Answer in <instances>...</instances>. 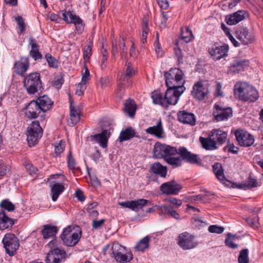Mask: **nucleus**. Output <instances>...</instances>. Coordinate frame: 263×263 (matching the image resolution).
Masks as SVG:
<instances>
[{
	"label": "nucleus",
	"mask_w": 263,
	"mask_h": 263,
	"mask_svg": "<svg viewBox=\"0 0 263 263\" xmlns=\"http://www.w3.org/2000/svg\"><path fill=\"white\" fill-rule=\"evenodd\" d=\"M227 133L219 129H213L206 138L200 137L199 141L206 150H214L222 145L227 139Z\"/></svg>",
	"instance_id": "nucleus-1"
},
{
	"label": "nucleus",
	"mask_w": 263,
	"mask_h": 263,
	"mask_svg": "<svg viewBox=\"0 0 263 263\" xmlns=\"http://www.w3.org/2000/svg\"><path fill=\"white\" fill-rule=\"evenodd\" d=\"M234 95L239 100L255 102L258 98L256 89L246 82H238L234 86Z\"/></svg>",
	"instance_id": "nucleus-2"
},
{
	"label": "nucleus",
	"mask_w": 263,
	"mask_h": 263,
	"mask_svg": "<svg viewBox=\"0 0 263 263\" xmlns=\"http://www.w3.org/2000/svg\"><path fill=\"white\" fill-rule=\"evenodd\" d=\"M165 79V83L167 87L174 89H181L185 90L184 86L185 80L184 74L182 70L178 68H172L169 71L165 72L164 75Z\"/></svg>",
	"instance_id": "nucleus-3"
},
{
	"label": "nucleus",
	"mask_w": 263,
	"mask_h": 263,
	"mask_svg": "<svg viewBox=\"0 0 263 263\" xmlns=\"http://www.w3.org/2000/svg\"><path fill=\"white\" fill-rule=\"evenodd\" d=\"M23 77L24 87L28 94L34 95L43 89L39 73L36 72L30 73Z\"/></svg>",
	"instance_id": "nucleus-4"
},
{
	"label": "nucleus",
	"mask_w": 263,
	"mask_h": 263,
	"mask_svg": "<svg viewBox=\"0 0 263 263\" xmlns=\"http://www.w3.org/2000/svg\"><path fill=\"white\" fill-rule=\"evenodd\" d=\"M43 129L39 122L33 121L27 128V140L29 146H33L42 137Z\"/></svg>",
	"instance_id": "nucleus-5"
},
{
	"label": "nucleus",
	"mask_w": 263,
	"mask_h": 263,
	"mask_svg": "<svg viewBox=\"0 0 263 263\" xmlns=\"http://www.w3.org/2000/svg\"><path fill=\"white\" fill-rule=\"evenodd\" d=\"M110 250L116 261L120 263L129 262L133 259V254L131 253L126 254L125 248L118 242L112 245Z\"/></svg>",
	"instance_id": "nucleus-6"
},
{
	"label": "nucleus",
	"mask_w": 263,
	"mask_h": 263,
	"mask_svg": "<svg viewBox=\"0 0 263 263\" xmlns=\"http://www.w3.org/2000/svg\"><path fill=\"white\" fill-rule=\"evenodd\" d=\"M2 242L6 253L10 256L14 255L20 246L18 239L12 233L6 234L3 239Z\"/></svg>",
	"instance_id": "nucleus-7"
},
{
	"label": "nucleus",
	"mask_w": 263,
	"mask_h": 263,
	"mask_svg": "<svg viewBox=\"0 0 263 263\" xmlns=\"http://www.w3.org/2000/svg\"><path fill=\"white\" fill-rule=\"evenodd\" d=\"M73 228L71 226H68L66 228L61 235V238L63 243L68 247H73L76 246L81 236V233L72 232Z\"/></svg>",
	"instance_id": "nucleus-8"
},
{
	"label": "nucleus",
	"mask_w": 263,
	"mask_h": 263,
	"mask_svg": "<svg viewBox=\"0 0 263 263\" xmlns=\"http://www.w3.org/2000/svg\"><path fill=\"white\" fill-rule=\"evenodd\" d=\"M178 149L174 147L168 145L161 144L156 142L154 145L153 153L157 158H163L165 159L169 155H175L177 154Z\"/></svg>",
	"instance_id": "nucleus-9"
},
{
	"label": "nucleus",
	"mask_w": 263,
	"mask_h": 263,
	"mask_svg": "<svg viewBox=\"0 0 263 263\" xmlns=\"http://www.w3.org/2000/svg\"><path fill=\"white\" fill-rule=\"evenodd\" d=\"M26 116L30 119H35L40 117L41 121L45 119V114L42 108L35 100L31 101L25 108Z\"/></svg>",
	"instance_id": "nucleus-10"
},
{
	"label": "nucleus",
	"mask_w": 263,
	"mask_h": 263,
	"mask_svg": "<svg viewBox=\"0 0 263 263\" xmlns=\"http://www.w3.org/2000/svg\"><path fill=\"white\" fill-rule=\"evenodd\" d=\"M177 243L183 250H190L195 248L198 242L195 241V237L187 232L182 233L177 238Z\"/></svg>",
	"instance_id": "nucleus-11"
},
{
	"label": "nucleus",
	"mask_w": 263,
	"mask_h": 263,
	"mask_svg": "<svg viewBox=\"0 0 263 263\" xmlns=\"http://www.w3.org/2000/svg\"><path fill=\"white\" fill-rule=\"evenodd\" d=\"M185 90L181 89H174V88L167 87L164 96V108H167L170 105H175L179 100L180 96Z\"/></svg>",
	"instance_id": "nucleus-12"
},
{
	"label": "nucleus",
	"mask_w": 263,
	"mask_h": 263,
	"mask_svg": "<svg viewBox=\"0 0 263 263\" xmlns=\"http://www.w3.org/2000/svg\"><path fill=\"white\" fill-rule=\"evenodd\" d=\"M232 109L231 107H224L219 104H215L213 115L217 122L227 120L232 116Z\"/></svg>",
	"instance_id": "nucleus-13"
},
{
	"label": "nucleus",
	"mask_w": 263,
	"mask_h": 263,
	"mask_svg": "<svg viewBox=\"0 0 263 263\" xmlns=\"http://www.w3.org/2000/svg\"><path fill=\"white\" fill-rule=\"evenodd\" d=\"M136 71L132 67V64L130 63H126L125 64V73H122L121 75L118 74V80L119 81L120 84L119 86L121 85V88H122L123 85L127 86H130L132 85V78L135 74Z\"/></svg>",
	"instance_id": "nucleus-14"
},
{
	"label": "nucleus",
	"mask_w": 263,
	"mask_h": 263,
	"mask_svg": "<svg viewBox=\"0 0 263 263\" xmlns=\"http://www.w3.org/2000/svg\"><path fill=\"white\" fill-rule=\"evenodd\" d=\"M177 154H179L182 160H185L192 164H201V159L198 155L189 152L185 147H180L178 149Z\"/></svg>",
	"instance_id": "nucleus-15"
},
{
	"label": "nucleus",
	"mask_w": 263,
	"mask_h": 263,
	"mask_svg": "<svg viewBox=\"0 0 263 263\" xmlns=\"http://www.w3.org/2000/svg\"><path fill=\"white\" fill-rule=\"evenodd\" d=\"M191 93L195 99L203 100L209 93L207 83L202 81L197 82L194 85Z\"/></svg>",
	"instance_id": "nucleus-16"
},
{
	"label": "nucleus",
	"mask_w": 263,
	"mask_h": 263,
	"mask_svg": "<svg viewBox=\"0 0 263 263\" xmlns=\"http://www.w3.org/2000/svg\"><path fill=\"white\" fill-rule=\"evenodd\" d=\"M182 188L181 184L175 180L162 183L160 186V190L163 194L177 195Z\"/></svg>",
	"instance_id": "nucleus-17"
},
{
	"label": "nucleus",
	"mask_w": 263,
	"mask_h": 263,
	"mask_svg": "<svg viewBox=\"0 0 263 263\" xmlns=\"http://www.w3.org/2000/svg\"><path fill=\"white\" fill-rule=\"evenodd\" d=\"M229 51V46L228 45L224 44L221 46H217L216 44L213 45L209 48L208 52L215 60H219L228 56Z\"/></svg>",
	"instance_id": "nucleus-18"
},
{
	"label": "nucleus",
	"mask_w": 263,
	"mask_h": 263,
	"mask_svg": "<svg viewBox=\"0 0 263 263\" xmlns=\"http://www.w3.org/2000/svg\"><path fill=\"white\" fill-rule=\"evenodd\" d=\"M236 139L241 146L249 147L252 145L254 139L249 133L243 130H237L235 132Z\"/></svg>",
	"instance_id": "nucleus-19"
},
{
	"label": "nucleus",
	"mask_w": 263,
	"mask_h": 263,
	"mask_svg": "<svg viewBox=\"0 0 263 263\" xmlns=\"http://www.w3.org/2000/svg\"><path fill=\"white\" fill-rule=\"evenodd\" d=\"M66 257V252L59 248L51 249L47 254L45 261L46 263H60Z\"/></svg>",
	"instance_id": "nucleus-20"
},
{
	"label": "nucleus",
	"mask_w": 263,
	"mask_h": 263,
	"mask_svg": "<svg viewBox=\"0 0 263 263\" xmlns=\"http://www.w3.org/2000/svg\"><path fill=\"white\" fill-rule=\"evenodd\" d=\"M237 39L243 45H248L254 42L255 40L254 33L246 27H241L236 31Z\"/></svg>",
	"instance_id": "nucleus-21"
},
{
	"label": "nucleus",
	"mask_w": 263,
	"mask_h": 263,
	"mask_svg": "<svg viewBox=\"0 0 263 263\" xmlns=\"http://www.w3.org/2000/svg\"><path fill=\"white\" fill-rule=\"evenodd\" d=\"M70 118L68 120V125L72 127L80 121V115L83 109V106L81 104L76 105L71 101H70Z\"/></svg>",
	"instance_id": "nucleus-22"
},
{
	"label": "nucleus",
	"mask_w": 263,
	"mask_h": 263,
	"mask_svg": "<svg viewBox=\"0 0 263 263\" xmlns=\"http://www.w3.org/2000/svg\"><path fill=\"white\" fill-rule=\"evenodd\" d=\"M30 66L28 57H21L20 60L15 62L13 69L14 72L21 77H24Z\"/></svg>",
	"instance_id": "nucleus-23"
},
{
	"label": "nucleus",
	"mask_w": 263,
	"mask_h": 263,
	"mask_svg": "<svg viewBox=\"0 0 263 263\" xmlns=\"http://www.w3.org/2000/svg\"><path fill=\"white\" fill-rule=\"evenodd\" d=\"M119 49L121 58L122 59L125 58L127 56V48L125 47L123 39H121L118 41H112L111 53L114 58H116L117 57Z\"/></svg>",
	"instance_id": "nucleus-24"
},
{
	"label": "nucleus",
	"mask_w": 263,
	"mask_h": 263,
	"mask_svg": "<svg viewBox=\"0 0 263 263\" xmlns=\"http://www.w3.org/2000/svg\"><path fill=\"white\" fill-rule=\"evenodd\" d=\"M149 201L144 199H140L137 200H132L120 202L119 204L123 207L130 209L133 211H137L146 205Z\"/></svg>",
	"instance_id": "nucleus-25"
},
{
	"label": "nucleus",
	"mask_w": 263,
	"mask_h": 263,
	"mask_svg": "<svg viewBox=\"0 0 263 263\" xmlns=\"http://www.w3.org/2000/svg\"><path fill=\"white\" fill-rule=\"evenodd\" d=\"M110 135V132L104 129L100 134L91 135L90 138L92 141L99 143L100 146L104 148L107 147L108 139Z\"/></svg>",
	"instance_id": "nucleus-26"
},
{
	"label": "nucleus",
	"mask_w": 263,
	"mask_h": 263,
	"mask_svg": "<svg viewBox=\"0 0 263 263\" xmlns=\"http://www.w3.org/2000/svg\"><path fill=\"white\" fill-rule=\"evenodd\" d=\"M177 118L179 122L184 124L194 126L196 124L195 115L185 110L179 111L177 114Z\"/></svg>",
	"instance_id": "nucleus-27"
},
{
	"label": "nucleus",
	"mask_w": 263,
	"mask_h": 263,
	"mask_svg": "<svg viewBox=\"0 0 263 263\" xmlns=\"http://www.w3.org/2000/svg\"><path fill=\"white\" fill-rule=\"evenodd\" d=\"M249 66V61L245 59H236L230 67V71L233 73H238L243 71Z\"/></svg>",
	"instance_id": "nucleus-28"
},
{
	"label": "nucleus",
	"mask_w": 263,
	"mask_h": 263,
	"mask_svg": "<svg viewBox=\"0 0 263 263\" xmlns=\"http://www.w3.org/2000/svg\"><path fill=\"white\" fill-rule=\"evenodd\" d=\"M145 132L146 133L153 135L157 138H163L164 132L161 120L157 122L156 125L149 127L145 130Z\"/></svg>",
	"instance_id": "nucleus-29"
},
{
	"label": "nucleus",
	"mask_w": 263,
	"mask_h": 263,
	"mask_svg": "<svg viewBox=\"0 0 263 263\" xmlns=\"http://www.w3.org/2000/svg\"><path fill=\"white\" fill-rule=\"evenodd\" d=\"M245 11L238 10L226 18L227 23L229 25H234L243 20L245 18Z\"/></svg>",
	"instance_id": "nucleus-30"
},
{
	"label": "nucleus",
	"mask_w": 263,
	"mask_h": 263,
	"mask_svg": "<svg viewBox=\"0 0 263 263\" xmlns=\"http://www.w3.org/2000/svg\"><path fill=\"white\" fill-rule=\"evenodd\" d=\"M14 224L13 219L9 218L4 210L0 212V229L5 230L11 228Z\"/></svg>",
	"instance_id": "nucleus-31"
},
{
	"label": "nucleus",
	"mask_w": 263,
	"mask_h": 263,
	"mask_svg": "<svg viewBox=\"0 0 263 263\" xmlns=\"http://www.w3.org/2000/svg\"><path fill=\"white\" fill-rule=\"evenodd\" d=\"M36 102H37L40 106L42 108V110L45 114L48 110L51 109L53 102L51 99L46 95L40 97L36 100H35Z\"/></svg>",
	"instance_id": "nucleus-32"
},
{
	"label": "nucleus",
	"mask_w": 263,
	"mask_h": 263,
	"mask_svg": "<svg viewBox=\"0 0 263 263\" xmlns=\"http://www.w3.org/2000/svg\"><path fill=\"white\" fill-rule=\"evenodd\" d=\"M151 171L161 177H165L167 175V168L166 166H163L159 162L153 163L150 167Z\"/></svg>",
	"instance_id": "nucleus-33"
},
{
	"label": "nucleus",
	"mask_w": 263,
	"mask_h": 263,
	"mask_svg": "<svg viewBox=\"0 0 263 263\" xmlns=\"http://www.w3.org/2000/svg\"><path fill=\"white\" fill-rule=\"evenodd\" d=\"M29 45L31 47V50L30 51V55L35 61L42 59V55L39 51L38 45H37L36 41L34 39H30Z\"/></svg>",
	"instance_id": "nucleus-34"
},
{
	"label": "nucleus",
	"mask_w": 263,
	"mask_h": 263,
	"mask_svg": "<svg viewBox=\"0 0 263 263\" xmlns=\"http://www.w3.org/2000/svg\"><path fill=\"white\" fill-rule=\"evenodd\" d=\"M58 230L56 226L47 224L44 226L41 233L44 239H48L54 236L57 233Z\"/></svg>",
	"instance_id": "nucleus-35"
},
{
	"label": "nucleus",
	"mask_w": 263,
	"mask_h": 263,
	"mask_svg": "<svg viewBox=\"0 0 263 263\" xmlns=\"http://www.w3.org/2000/svg\"><path fill=\"white\" fill-rule=\"evenodd\" d=\"M135 134L136 132L135 129L132 127H128L121 131L119 137V141L120 142H123L130 140L135 137Z\"/></svg>",
	"instance_id": "nucleus-36"
},
{
	"label": "nucleus",
	"mask_w": 263,
	"mask_h": 263,
	"mask_svg": "<svg viewBox=\"0 0 263 263\" xmlns=\"http://www.w3.org/2000/svg\"><path fill=\"white\" fill-rule=\"evenodd\" d=\"M62 12L63 19L67 23H73L75 25L82 20L79 16L73 14L70 11L66 12V10H63Z\"/></svg>",
	"instance_id": "nucleus-37"
},
{
	"label": "nucleus",
	"mask_w": 263,
	"mask_h": 263,
	"mask_svg": "<svg viewBox=\"0 0 263 263\" xmlns=\"http://www.w3.org/2000/svg\"><path fill=\"white\" fill-rule=\"evenodd\" d=\"M52 200H57L59 195L64 191L65 187L62 184L57 183L51 186Z\"/></svg>",
	"instance_id": "nucleus-38"
},
{
	"label": "nucleus",
	"mask_w": 263,
	"mask_h": 263,
	"mask_svg": "<svg viewBox=\"0 0 263 263\" xmlns=\"http://www.w3.org/2000/svg\"><path fill=\"white\" fill-rule=\"evenodd\" d=\"M213 170L217 178L222 183H224L227 180L223 174L222 165L220 163H215L213 165Z\"/></svg>",
	"instance_id": "nucleus-39"
},
{
	"label": "nucleus",
	"mask_w": 263,
	"mask_h": 263,
	"mask_svg": "<svg viewBox=\"0 0 263 263\" xmlns=\"http://www.w3.org/2000/svg\"><path fill=\"white\" fill-rule=\"evenodd\" d=\"M136 110V106L133 100L128 99L124 103V112L130 117H134Z\"/></svg>",
	"instance_id": "nucleus-40"
},
{
	"label": "nucleus",
	"mask_w": 263,
	"mask_h": 263,
	"mask_svg": "<svg viewBox=\"0 0 263 263\" xmlns=\"http://www.w3.org/2000/svg\"><path fill=\"white\" fill-rule=\"evenodd\" d=\"M258 185L256 179L251 177H249L248 181H243L241 183L236 184V187L238 189H250L257 187Z\"/></svg>",
	"instance_id": "nucleus-41"
},
{
	"label": "nucleus",
	"mask_w": 263,
	"mask_h": 263,
	"mask_svg": "<svg viewBox=\"0 0 263 263\" xmlns=\"http://www.w3.org/2000/svg\"><path fill=\"white\" fill-rule=\"evenodd\" d=\"M148 17L147 16L144 15L142 18L141 23V27L142 30L141 42L144 44L146 42L147 34L149 29L148 27Z\"/></svg>",
	"instance_id": "nucleus-42"
},
{
	"label": "nucleus",
	"mask_w": 263,
	"mask_h": 263,
	"mask_svg": "<svg viewBox=\"0 0 263 263\" xmlns=\"http://www.w3.org/2000/svg\"><path fill=\"white\" fill-rule=\"evenodd\" d=\"M151 98L154 104L160 105L163 107H164V106H166L164 104V97H163L159 91L155 90L152 92Z\"/></svg>",
	"instance_id": "nucleus-43"
},
{
	"label": "nucleus",
	"mask_w": 263,
	"mask_h": 263,
	"mask_svg": "<svg viewBox=\"0 0 263 263\" xmlns=\"http://www.w3.org/2000/svg\"><path fill=\"white\" fill-rule=\"evenodd\" d=\"M173 155H169L167 157H166L165 160L173 168H176L180 166L182 163V159L180 157H173Z\"/></svg>",
	"instance_id": "nucleus-44"
},
{
	"label": "nucleus",
	"mask_w": 263,
	"mask_h": 263,
	"mask_svg": "<svg viewBox=\"0 0 263 263\" xmlns=\"http://www.w3.org/2000/svg\"><path fill=\"white\" fill-rule=\"evenodd\" d=\"M150 238L148 236H146L141 239L135 247V249L138 251H144L149 247Z\"/></svg>",
	"instance_id": "nucleus-45"
},
{
	"label": "nucleus",
	"mask_w": 263,
	"mask_h": 263,
	"mask_svg": "<svg viewBox=\"0 0 263 263\" xmlns=\"http://www.w3.org/2000/svg\"><path fill=\"white\" fill-rule=\"evenodd\" d=\"M193 38L194 36L192 31L189 29V28L186 27L184 31H182L181 39L179 41L180 42L182 41L184 42L187 43L192 41Z\"/></svg>",
	"instance_id": "nucleus-46"
},
{
	"label": "nucleus",
	"mask_w": 263,
	"mask_h": 263,
	"mask_svg": "<svg viewBox=\"0 0 263 263\" xmlns=\"http://www.w3.org/2000/svg\"><path fill=\"white\" fill-rule=\"evenodd\" d=\"M0 207L2 210H7L8 212H12L15 210V206L9 199H4L0 203Z\"/></svg>",
	"instance_id": "nucleus-47"
},
{
	"label": "nucleus",
	"mask_w": 263,
	"mask_h": 263,
	"mask_svg": "<svg viewBox=\"0 0 263 263\" xmlns=\"http://www.w3.org/2000/svg\"><path fill=\"white\" fill-rule=\"evenodd\" d=\"M235 238H237V237L235 235H233L230 233H228L227 237L224 241L226 246L232 249H236L238 245L233 242Z\"/></svg>",
	"instance_id": "nucleus-48"
},
{
	"label": "nucleus",
	"mask_w": 263,
	"mask_h": 263,
	"mask_svg": "<svg viewBox=\"0 0 263 263\" xmlns=\"http://www.w3.org/2000/svg\"><path fill=\"white\" fill-rule=\"evenodd\" d=\"M179 44V41H177L176 43V47H175L174 49L175 56L177 59V64L178 65L182 64L183 62V55L181 49L178 47Z\"/></svg>",
	"instance_id": "nucleus-49"
},
{
	"label": "nucleus",
	"mask_w": 263,
	"mask_h": 263,
	"mask_svg": "<svg viewBox=\"0 0 263 263\" xmlns=\"http://www.w3.org/2000/svg\"><path fill=\"white\" fill-rule=\"evenodd\" d=\"M249 251L248 249L242 250L238 257V263H249Z\"/></svg>",
	"instance_id": "nucleus-50"
},
{
	"label": "nucleus",
	"mask_w": 263,
	"mask_h": 263,
	"mask_svg": "<svg viewBox=\"0 0 263 263\" xmlns=\"http://www.w3.org/2000/svg\"><path fill=\"white\" fill-rule=\"evenodd\" d=\"M45 58L50 67L52 68H57L58 67V61L52 57L51 54H46Z\"/></svg>",
	"instance_id": "nucleus-51"
},
{
	"label": "nucleus",
	"mask_w": 263,
	"mask_h": 263,
	"mask_svg": "<svg viewBox=\"0 0 263 263\" xmlns=\"http://www.w3.org/2000/svg\"><path fill=\"white\" fill-rule=\"evenodd\" d=\"M208 230L212 233L221 234L224 231V228L217 225H211L209 227Z\"/></svg>",
	"instance_id": "nucleus-52"
},
{
	"label": "nucleus",
	"mask_w": 263,
	"mask_h": 263,
	"mask_svg": "<svg viewBox=\"0 0 263 263\" xmlns=\"http://www.w3.org/2000/svg\"><path fill=\"white\" fill-rule=\"evenodd\" d=\"M92 52V46L91 45H88L85 46L83 50V58L85 61H87L90 58V57L91 55Z\"/></svg>",
	"instance_id": "nucleus-53"
},
{
	"label": "nucleus",
	"mask_w": 263,
	"mask_h": 263,
	"mask_svg": "<svg viewBox=\"0 0 263 263\" xmlns=\"http://www.w3.org/2000/svg\"><path fill=\"white\" fill-rule=\"evenodd\" d=\"M155 207L160 211L159 214L160 215H166L167 214H168L171 206L166 205H156Z\"/></svg>",
	"instance_id": "nucleus-54"
},
{
	"label": "nucleus",
	"mask_w": 263,
	"mask_h": 263,
	"mask_svg": "<svg viewBox=\"0 0 263 263\" xmlns=\"http://www.w3.org/2000/svg\"><path fill=\"white\" fill-rule=\"evenodd\" d=\"M155 49L157 56L162 57L163 51L161 49V45L159 42L158 34H157V39L154 43Z\"/></svg>",
	"instance_id": "nucleus-55"
},
{
	"label": "nucleus",
	"mask_w": 263,
	"mask_h": 263,
	"mask_svg": "<svg viewBox=\"0 0 263 263\" xmlns=\"http://www.w3.org/2000/svg\"><path fill=\"white\" fill-rule=\"evenodd\" d=\"M15 20L17 23L18 28L20 30V33H23L25 30L26 26L23 17L21 16H18L15 18Z\"/></svg>",
	"instance_id": "nucleus-56"
},
{
	"label": "nucleus",
	"mask_w": 263,
	"mask_h": 263,
	"mask_svg": "<svg viewBox=\"0 0 263 263\" xmlns=\"http://www.w3.org/2000/svg\"><path fill=\"white\" fill-rule=\"evenodd\" d=\"M68 166L69 169L73 170L76 168V162L72 156L71 152L69 151L67 159Z\"/></svg>",
	"instance_id": "nucleus-57"
},
{
	"label": "nucleus",
	"mask_w": 263,
	"mask_h": 263,
	"mask_svg": "<svg viewBox=\"0 0 263 263\" xmlns=\"http://www.w3.org/2000/svg\"><path fill=\"white\" fill-rule=\"evenodd\" d=\"M86 88V86L85 83L82 82L79 83L77 86L76 95L79 96L83 95Z\"/></svg>",
	"instance_id": "nucleus-58"
},
{
	"label": "nucleus",
	"mask_w": 263,
	"mask_h": 263,
	"mask_svg": "<svg viewBox=\"0 0 263 263\" xmlns=\"http://www.w3.org/2000/svg\"><path fill=\"white\" fill-rule=\"evenodd\" d=\"M85 72L82 73V78L81 82L86 84V83L90 79V73L89 71L88 68L85 66Z\"/></svg>",
	"instance_id": "nucleus-59"
},
{
	"label": "nucleus",
	"mask_w": 263,
	"mask_h": 263,
	"mask_svg": "<svg viewBox=\"0 0 263 263\" xmlns=\"http://www.w3.org/2000/svg\"><path fill=\"white\" fill-rule=\"evenodd\" d=\"M65 149L64 142L61 141L59 143H58L54 146V151L57 154H60L62 153Z\"/></svg>",
	"instance_id": "nucleus-60"
},
{
	"label": "nucleus",
	"mask_w": 263,
	"mask_h": 263,
	"mask_svg": "<svg viewBox=\"0 0 263 263\" xmlns=\"http://www.w3.org/2000/svg\"><path fill=\"white\" fill-rule=\"evenodd\" d=\"M105 221L104 219H101L100 220H97L96 219L93 220L92 223V229L95 230L100 229L102 227Z\"/></svg>",
	"instance_id": "nucleus-61"
},
{
	"label": "nucleus",
	"mask_w": 263,
	"mask_h": 263,
	"mask_svg": "<svg viewBox=\"0 0 263 263\" xmlns=\"http://www.w3.org/2000/svg\"><path fill=\"white\" fill-rule=\"evenodd\" d=\"M247 222L253 228H258V217L257 216H256L252 218L248 219L247 220Z\"/></svg>",
	"instance_id": "nucleus-62"
},
{
	"label": "nucleus",
	"mask_w": 263,
	"mask_h": 263,
	"mask_svg": "<svg viewBox=\"0 0 263 263\" xmlns=\"http://www.w3.org/2000/svg\"><path fill=\"white\" fill-rule=\"evenodd\" d=\"M25 167L30 175L35 174L37 171V168L30 163L26 164Z\"/></svg>",
	"instance_id": "nucleus-63"
},
{
	"label": "nucleus",
	"mask_w": 263,
	"mask_h": 263,
	"mask_svg": "<svg viewBox=\"0 0 263 263\" xmlns=\"http://www.w3.org/2000/svg\"><path fill=\"white\" fill-rule=\"evenodd\" d=\"M9 171V167L8 166H7L3 163L0 165V176H4L6 175Z\"/></svg>",
	"instance_id": "nucleus-64"
}]
</instances>
